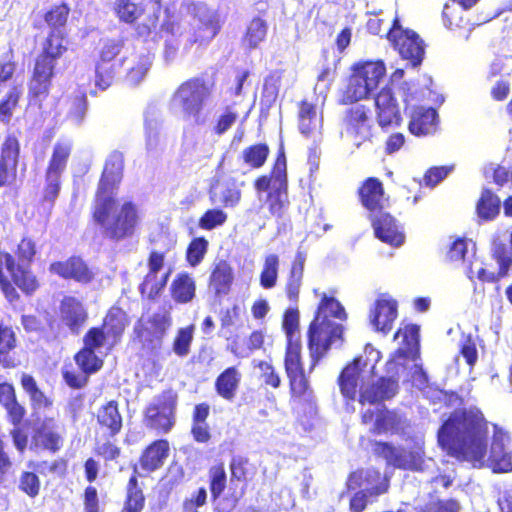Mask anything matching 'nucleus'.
Listing matches in <instances>:
<instances>
[{"label":"nucleus","mask_w":512,"mask_h":512,"mask_svg":"<svg viewBox=\"0 0 512 512\" xmlns=\"http://www.w3.org/2000/svg\"><path fill=\"white\" fill-rule=\"evenodd\" d=\"M331 318L344 321L347 314L341 303L332 296L323 295L307 330V345L311 358L310 370L327 355L332 345L343 342L344 327Z\"/></svg>","instance_id":"nucleus-5"},{"label":"nucleus","mask_w":512,"mask_h":512,"mask_svg":"<svg viewBox=\"0 0 512 512\" xmlns=\"http://www.w3.org/2000/svg\"><path fill=\"white\" fill-rule=\"evenodd\" d=\"M19 158L20 141L14 133H8L0 146V188L15 180Z\"/></svg>","instance_id":"nucleus-24"},{"label":"nucleus","mask_w":512,"mask_h":512,"mask_svg":"<svg viewBox=\"0 0 512 512\" xmlns=\"http://www.w3.org/2000/svg\"><path fill=\"white\" fill-rule=\"evenodd\" d=\"M278 171L284 175L285 180H288L286 157L283 152L278 153L269 175H261L254 180L253 185L255 190L257 192H265L269 189H276L278 183L276 181V173Z\"/></svg>","instance_id":"nucleus-53"},{"label":"nucleus","mask_w":512,"mask_h":512,"mask_svg":"<svg viewBox=\"0 0 512 512\" xmlns=\"http://www.w3.org/2000/svg\"><path fill=\"white\" fill-rule=\"evenodd\" d=\"M9 274L13 286H17L24 294L32 295L39 288L37 277L29 269L17 263L15 259L8 258Z\"/></svg>","instance_id":"nucleus-48"},{"label":"nucleus","mask_w":512,"mask_h":512,"mask_svg":"<svg viewBox=\"0 0 512 512\" xmlns=\"http://www.w3.org/2000/svg\"><path fill=\"white\" fill-rule=\"evenodd\" d=\"M64 435L65 427L56 417H45L34 430L30 449H40L55 454L64 446Z\"/></svg>","instance_id":"nucleus-19"},{"label":"nucleus","mask_w":512,"mask_h":512,"mask_svg":"<svg viewBox=\"0 0 512 512\" xmlns=\"http://www.w3.org/2000/svg\"><path fill=\"white\" fill-rule=\"evenodd\" d=\"M279 257L270 254L265 257L263 269L260 273V285L265 289H271L276 285L278 278Z\"/></svg>","instance_id":"nucleus-62"},{"label":"nucleus","mask_w":512,"mask_h":512,"mask_svg":"<svg viewBox=\"0 0 512 512\" xmlns=\"http://www.w3.org/2000/svg\"><path fill=\"white\" fill-rule=\"evenodd\" d=\"M397 380L379 377L372 382H362L359 386L358 402L364 405H376L392 399L398 393Z\"/></svg>","instance_id":"nucleus-25"},{"label":"nucleus","mask_w":512,"mask_h":512,"mask_svg":"<svg viewBox=\"0 0 512 512\" xmlns=\"http://www.w3.org/2000/svg\"><path fill=\"white\" fill-rule=\"evenodd\" d=\"M269 153L270 149L266 143H256L242 151V159L251 169H259L267 161Z\"/></svg>","instance_id":"nucleus-58"},{"label":"nucleus","mask_w":512,"mask_h":512,"mask_svg":"<svg viewBox=\"0 0 512 512\" xmlns=\"http://www.w3.org/2000/svg\"><path fill=\"white\" fill-rule=\"evenodd\" d=\"M72 141L66 138L59 139L54 147L45 170L62 175L67 167L72 152Z\"/></svg>","instance_id":"nucleus-50"},{"label":"nucleus","mask_w":512,"mask_h":512,"mask_svg":"<svg viewBox=\"0 0 512 512\" xmlns=\"http://www.w3.org/2000/svg\"><path fill=\"white\" fill-rule=\"evenodd\" d=\"M23 90L21 85L15 84L9 87L0 98V122L4 125L11 123L14 112L19 107Z\"/></svg>","instance_id":"nucleus-51"},{"label":"nucleus","mask_w":512,"mask_h":512,"mask_svg":"<svg viewBox=\"0 0 512 512\" xmlns=\"http://www.w3.org/2000/svg\"><path fill=\"white\" fill-rule=\"evenodd\" d=\"M361 358H354L340 372L337 383L343 397L348 401H354L357 396V388L361 376Z\"/></svg>","instance_id":"nucleus-38"},{"label":"nucleus","mask_w":512,"mask_h":512,"mask_svg":"<svg viewBox=\"0 0 512 512\" xmlns=\"http://www.w3.org/2000/svg\"><path fill=\"white\" fill-rule=\"evenodd\" d=\"M177 403L178 395L172 388L163 390L144 410L145 427L157 434L169 433L176 423Z\"/></svg>","instance_id":"nucleus-14"},{"label":"nucleus","mask_w":512,"mask_h":512,"mask_svg":"<svg viewBox=\"0 0 512 512\" xmlns=\"http://www.w3.org/2000/svg\"><path fill=\"white\" fill-rule=\"evenodd\" d=\"M60 317L70 332L77 335L88 320V312L80 300L68 296L61 301Z\"/></svg>","instance_id":"nucleus-34"},{"label":"nucleus","mask_w":512,"mask_h":512,"mask_svg":"<svg viewBox=\"0 0 512 512\" xmlns=\"http://www.w3.org/2000/svg\"><path fill=\"white\" fill-rule=\"evenodd\" d=\"M68 32L48 31L40 43L28 80V97L33 103L47 99L56 75L58 62L69 52Z\"/></svg>","instance_id":"nucleus-6"},{"label":"nucleus","mask_w":512,"mask_h":512,"mask_svg":"<svg viewBox=\"0 0 512 512\" xmlns=\"http://www.w3.org/2000/svg\"><path fill=\"white\" fill-rule=\"evenodd\" d=\"M128 324L127 313L119 306H112L107 310L101 325L90 327L86 334L91 338L97 337L98 343L108 345L110 350L121 342Z\"/></svg>","instance_id":"nucleus-17"},{"label":"nucleus","mask_w":512,"mask_h":512,"mask_svg":"<svg viewBox=\"0 0 512 512\" xmlns=\"http://www.w3.org/2000/svg\"><path fill=\"white\" fill-rule=\"evenodd\" d=\"M221 28L222 22L217 15L209 17L194 32L192 43L198 45L208 44L220 32Z\"/></svg>","instance_id":"nucleus-57"},{"label":"nucleus","mask_w":512,"mask_h":512,"mask_svg":"<svg viewBox=\"0 0 512 512\" xmlns=\"http://www.w3.org/2000/svg\"><path fill=\"white\" fill-rule=\"evenodd\" d=\"M19 381L34 411L47 410L53 407L54 400L52 396L41 388L32 374L26 372L21 373Z\"/></svg>","instance_id":"nucleus-37"},{"label":"nucleus","mask_w":512,"mask_h":512,"mask_svg":"<svg viewBox=\"0 0 512 512\" xmlns=\"http://www.w3.org/2000/svg\"><path fill=\"white\" fill-rule=\"evenodd\" d=\"M18 344L16 333L12 326L0 324V367L14 369L19 361L14 356Z\"/></svg>","instance_id":"nucleus-44"},{"label":"nucleus","mask_w":512,"mask_h":512,"mask_svg":"<svg viewBox=\"0 0 512 512\" xmlns=\"http://www.w3.org/2000/svg\"><path fill=\"white\" fill-rule=\"evenodd\" d=\"M276 174L277 187L268 191L266 203L271 216L282 218L289 205L288 180L279 171Z\"/></svg>","instance_id":"nucleus-43"},{"label":"nucleus","mask_w":512,"mask_h":512,"mask_svg":"<svg viewBox=\"0 0 512 512\" xmlns=\"http://www.w3.org/2000/svg\"><path fill=\"white\" fill-rule=\"evenodd\" d=\"M376 119L382 130L399 127L402 116L395 94L392 89L385 86L375 97Z\"/></svg>","instance_id":"nucleus-26"},{"label":"nucleus","mask_w":512,"mask_h":512,"mask_svg":"<svg viewBox=\"0 0 512 512\" xmlns=\"http://www.w3.org/2000/svg\"><path fill=\"white\" fill-rule=\"evenodd\" d=\"M18 489L29 498H36L41 491V480L34 471H22L19 476Z\"/></svg>","instance_id":"nucleus-64"},{"label":"nucleus","mask_w":512,"mask_h":512,"mask_svg":"<svg viewBox=\"0 0 512 512\" xmlns=\"http://www.w3.org/2000/svg\"><path fill=\"white\" fill-rule=\"evenodd\" d=\"M112 11L119 23L134 27L138 38L147 39L156 31L161 16V6L147 10L143 2L135 0H114Z\"/></svg>","instance_id":"nucleus-12"},{"label":"nucleus","mask_w":512,"mask_h":512,"mask_svg":"<svg viewBox=\"0 0 512 512\" xmlns=\"http://www.w3.org/2000/svg\"><path fill=\"white\" fill-rule=\"evenodd\" d=\"M420 327L417 324L401 325L394 334V339L401 338L400 346L394 357L416 360L420 354Z\"/></svg>","instance_id":"nucleus-33"},{"label":"nucleus","mask_w":512,"mask_h":512,"mask_svg":"<svg viewBox=\"0 0 512 512\" xmlns=\"http://www.w3.org/2000/svg\"><path fill=\"white\" fill-rule=\"evenodd\" d=\"M345 487L347 491L361 489L376 499L389 491L390 479L377 468H359L348 474Z\"/></svg>","instance_id":"nucleus-18"},{"label":"nucleus","mask_w":512,"mask_h":512,"mask_svg":"<svg viewBox=\"0 0 512 512\" xmlns=\"http://www.w3.org/2000/svg\"><path fill=\"white\" fill-rule=\"evenodd\" d=\"M208 483L212 501L218 500L227 486V474L222 462H219L209 468Z\"/></svg>","instance_id":"nucleus-56"},{"label":"nucleus","mask_w":512,"mask_h":512,"mask_svg":"<svg viewBox=\"0 0 512 512\" xmlns=\"http://www.w3.org/2000/svg\"><path fill=\"white\" fill-rule=\"evenodd\" d=\"M172 325L169 310L163 308L151 316L139 318L133 327V342L149 357H158L164 344V338Z\"/></svg>","instance_id":"nucleus-10"},{"label":"nucleus","mask_w":512,"mask_h":512,"mask_svg":"<svg viewBox=\"0 0 512 512\" xmlns=\"http://www.w3.org/2000/svg\"><path fill=\"white\" fill-rule=\"evenodd\" d=\"M235 280L234 270L230 262L221 259L214 263L209 278L208 289L215 298L222 299L230 294Z\"/></svg>","instance_id":"nucleus-31"},{"label":"nucleus","mask_w":512,"mask_h":512,"mask_svg":"<svg viewBox=\"0 0 512 512\" xmlns=\"http://www.w3.org/2000/svg\"><path fill=\"white\" fill-rule=\"evenodd\" d=\"M193 335L194 325L192 324L177 330L172 342V350L178 357L184 358L190 353Z\"/></svg>","instance_id":"nucleus-61"},{"label":"nucleus","mask_w":512,"mask_h":512,"mask_svg":"<svg viewBox=\"0 0 512 512\" xmlns=\"http://www.w3.org/2000/svg\"><path fill=\"white\" fill-rule=\"evenodd\" d=\"M49 272L61 279L72 280L82 285L90 284L95 278L93 269L79 255L52 262L49 265Z\"/></svg>","instance_id":"nucleus-22"},{"label":"nucleus","mask_w":512,"mask_h":512,"mask_svg":"<svg viewBox=\"0 0 512 512\" xmlns=\"http://www.w3.org/2000/svg\"><path fill=\"white\" fill-rule=\"evenodd\" d=\"M386 38L400 56L408 60L413 67L421 64L425 54L424 43L415 31L404 29L398 17L393 19Z\"/></svg>","instance_id":"nucleus-16"},{"label":"nucleus","mask_w":512,"mask_h":512,"mask_svg":"<svg viewBox=\"0 0 512 512\" xmlns=\"http://www.w3.org/2000/svg\"><path fill=\"white\" fill-rule=\"evenodd\" d=\"M374 235L388 245L398 247L404 243L405 236L399 229L395 218L385 210L369 218Z\"/></svg>","instance_id":"nucleus-30"},{"label":"nucleus","mask_w":512,"mask_h":512,"mask_svg":"<svg viewBox=\"0 0 512 512\" xmlns=\"http://www.w3.org/2000/svg\"><path fill=\"white\" fill-rule=\"evenodd\" d=\"M357 195L361 205L368 211V218L379 214L389 205L383 183L376 177L366 178L358 187Z\"/></svg>","instance_id":"nucleus-27"},{"label":"nucleus","mask_w":512,"mask_h":512,"mask_svg":"<svg viewBox=\"0 0 512 512\" xmlns=\"http://www.w3.org/2000/svg\"><path fill=\"white\" fill-rule=\"evenodd\" d=\"M62 175L45 170V181L41 194L38 199V205L49 212L55 205V202L61 191Z\"/></svg>","instance_id":"nucleus-49"},{"label":"nucleus","mask_w":512,"mask_h":512,"mask_svg":"<svg viewBox=\"0 0 512 512\" xmlns=\"http://www.w3.org/2000/svg\"><path fill=\"white\" fill-rule=\"evenodd\" d=\"M282 328L288 338L284 355V369L289 383L291 408L300 417L314 416L317 414V402L305 374L301 344L299 341H292L293 335L299 329L298 309L291 308L284 312Z\"/></svg>","instance_id":"nucleus-4"},{"label":"nucleus","mask_w":512,"mask_h":512,"mask_svg":"<svg viewBox=\"0 0 512 512\" xmlns=\"http://www.w3.org/2000/svg\"><path fill=\"white\" fill-rule=\"evenodd\" d=\"M72 9L67 1L57 3L49 2L42 12L33 16L32 28L34 30H42L46 26L48 31L67 32L66 27L69 22Z\"/></svg>","instance_id":"nucleus-23"},{"label":"nucleus","mask_w":512,"mask_h":512,"mask_svg":"<svg viewBox=\"0 0 512 512\" xmlns=\"http://www.w3.org/2000/svg\"><path fill=\"white\" fill-rule=\"evenodd\" d=\"M153 59L154 55L149 52L133 55L132 59L128 58L130 65L126 69V80L131 85L139 84L149 71Z\"/></svg>","instance_id":"nucleus-52"},{"label":"nucleus","mask_w":512,"mask_h":512,"mask_svg":"<svg viewBox=\"0 0 512 512\" xmlns=\"http://www.w3.org/2000/svg\"><path fill=\"white\" fill-rule=\"evenodd\" d=\"M404 417L396 410H390L386 407L378 409L371 433L380 434H398L404 430Z\"/></svg>","instance_id":"nucleus-42"},{"label":"nucleus","mask_w":512,"mask_h":512,"mask_svg":"<svg viewBox=\"0 0 512 512\" xmlns=\"http://www.w3.org/2000/svg\"><path fill=\"white\" fill-rule=\"evenodd\" d=\"M103 347L98 343L97 337L91 338L86 333L84 334L83 346L73 356L78 370L72 363L64 364L61 369L62 379L69 388L83 389L87 386L90 376L103 368L104 359L97 354V351Z\"/></svg>","instance_id":"nucleus-8"},{"label":"nucleus","mask_w":512,"mask_h":512,"mask_svg":"<svg viewBox=\"0 0 512 512\" xmlns=\"http://www.w3.org/2000/svg\"><path fill=\"white\" fill-rule=\"evenodd\" d=\"M306 258V252L303 250H298L291 263L287 275L285 293L289 301L293 303H296L299 299L300 289L303 282L304 265L306 262Z\"/></svg>","instance_id":"nucleus-39"},{"label":"nucleus","mask_w":512,"mask_h":512,"mask_svg":"<svg viewBox=\"0 0 512 512\" xmlns=\"http://www.w3.org/2000/svg\"><path fill=\"white\" fill-rule=\"evenodd\" d=\"M123 152L113 150L105 160L95 191L91 221L99 227L104 239L118 243L135 236L141 222L139 209L133 201L116 198L124 176Z\"/></svg>","instance_id":"nucleus-1"},{"label":"nucleus","mask_w":512,"mask_h":512,"mask_svg":"<svg viewBox=\"0 0 512 512\" xmlns=\"http://www.w3.org/2000/svg\"><path fill=\"white\" fill-rule=\"evenodd\" d=\"M157 274L158 272L148 269L139 285L140 293L146 294L149 299L157 297L167 284L169 273H166L161 279H158Z\"/></svg>","instance_id":"nucleus-60"},{"label":"nucleus","mask_w":512,"mask_h":512,"mask_svg":"<svg viewBox=\"0 0 512 512\" xmlns=\"http://www.w3.org/2000/svg\"><path fill=\"white\" fill-rule=\"evenodd\" d=\"M501 201L490 189H483L476 203V214L482 221L494 220L500 212Z\"/></svg>","instance_id":"nucleus-54"},{"label":"nucleus","mask_w":512,"mask_h":512,"mask_svg":"<svg viewBox=\"0 0 512 512\" xmlns=\"http://www.w3.org/2000/svg\"><path fill=\"white\" fill-rule=\"evenodd\" d=\"M298 122L299 131L306 137L320 132L322 117L318 115L314 102L302 99L298 103Z\"/></svg>","instance_id":"nucleus-40"},{"label":"nucleus","mask_w":512,"mask_h":512,"mask_svg":"<svg viewBox=\"0 0 512 512\" xmlns=\"http://www.w3.org/2000/svg\"><path fill=\"white\" fill-rule=\"evenodd\" d=\"M170 446L167 439H156L141 452L138 463L147 473L159 470L169 456Z\"/></svg>","instance_id":"nucleus-36"},{"label":"nucleus","mask_w":512,"mask_h":512,"mask_svg":"<svg viewBox=\"0 0 512 512\" xmlns=\"http://www.w3.org/2000/svg\"><path fill=\"white\" fill-rule=\"evenodd\" d=\"M96 428L103 434L113 438L120 434L124 419L117 400H109L101 404L93 415Z\"/></svg>","instance_id":"nucleus-29"},{"label":"nucleus","mask_w":512,"mask_h":512,"mask_svg":"<svg viewBox=\"0 0 512 512\" xmlns=\"http://www.w3.org/2000/svg\"><path fill=\"white\" fill-rule=\"evenodd\" d=\"M385 74L386 67L382 60L354 64L347 85L342 92L340 103L353 104L367 99L371 92L378 88Z\"/></svg>","instance_id":"nucleus-9"},{"label":"nucleus","mask_w":512,"mask_h":512,"mask_svg":"<svg viewBox=\"0 0 512 512\" xmlns=\"http://www.w3.org/2000/svg\"><path fill=\"white\" fill-rule=\"evenodd\" d=\"M241 378V372L237 367H227L215 379L216 393L224 400L233 401L239 389Z\"/></svg>","instance_id":"nucleus-45"},{"label":"nucleus","mask_w":512,"mask_h":512,"mask_svg":"<svg viewBox=\"0 0 512 512\" xmlns=\"http://www.w3.org/2000/svg\"><path fill=\"white\" fill-rule=\"evenodd\" d=\"M145 505L146 497L138 481L135 465L126 485L125 498L120 512H143Z\"/></svg>","instance_id":"nucleus-46"},{"label":"nucleus","mask_w":512,"mask_h":512,"mask_svg":"<svg viewBox=\"0 0 512 512\" xmlns=\"http://www.w3.org/2000/svg\"><path fill=\"white\" fill-rule=\"evenodd\" d=\"M123 152L113 150L105 160L95 191L91 221L99 227L104 239L118 243L135 236L141 222L139 209L133 201L116 198L124 176Z\"/></svg>","instance_id":"nucleus-2"},{"label":"nucleus","mask_w":512,"mask_h":512,"mask_svg":"<svg viewBox=\"0 0 512 512\" xmlns=\"http://www.w3.org/2000/svg\"><path fill=\"white\" fill-rule=\"evenodd\" d=\"M437 437L450 456L482 466L488 452L489 421L476 406L456 409L442 423Z\"/></svg>","instance_id":"nucleus-3"},{"label":"nucleus","mask_w":512,"mask_h":512,"mask_svg":"<svg viewBox=\"0 0 512 512\" xmlns=\"http://www.w3.org/2000/svg\"><path fill=\"white\" fill-rule=\"evenodd\" d=\"M372 453L384 460L387 467L399 470L422 471L425 463V451L422 444H415L406 449L391 442L374 440L371 442Z\"/></svg>","instance_id":"nucleus-13"},{"label":"nucleus","mask_w":512,"mask_h":512,"mask_svg":"<svg viewBox=\"0 0 512 512\" xmlns=\"http://www.w3.org/2000/svg\"><path fill=\"white\" fill-rule=\"evenodd\" d=\"M215 89L214 80H206L194 76L183 81L172 95L181 108L183 118L196 126L205 125L208 113L205 110L206 102L212 97Z\"/></svg>","instance_id":"nucleus-7"},{"label":"nucleus","mask_w":512,"mask_h":512,"mask_svg":"<svg viewBox=\"0 0 512 512\" xmlns=\"http://www.w3.org/2000/svg\"><path fill=\"white\" fill-rule=\"evenodd\" d=\"M349 105L342 117L343 133L356 147H360L373 139L372 111L369 106L357 102Z\"/></svg>","instance_id":"nucleus-15"},{"label":"nucleus","mask_w":512,"mask_h":512,"mask_svg":"<svg viewBox=\"0 0 512 512\" xmlns=\"http://www.w3.org/2000/svg\"><path fill=\"white\" fill-rule=\"evenodd\" d=\"M170 296L177 304H187L196 296L195 279L187 272L178 273L170 285Z\"/></svg>","instance_id":"nucleus-47"},{"label":"nucleus","mask_w":512,"mask_h":512,"mask_svg":"<svg viewBox=\"0 0 512 512\" xmlns=\"http://www.w3.org/2000/svg\"><path fill=\"white\" fill-rule=\"evenodd\" d=\"M438 122L436 109L415 106L409 112L408 130L416 137L427 136L436 132Z\"/></svg>","instance_id":"nucleus-32"},{"label":"nucleus","mask_w":512,"mask_h":512,"mask_svg":"<svg viewBox=\"0 0 512 512\" xmlns=\"http://www.w3.org/2000/svg\"><path fill=\"white\" fill-rule=\"evenodd\" d=\"M510 441V434L497 424H493L492 441L487 460L489 468L494 473L512 472V451L507 447Z\"/></svg>","instance_id":"nucleus-21"},{"label":"nucleus","mask_w":512,"mask_h":512,"mask_svg":"<svg viewBox=\"0 0 512 512\" xmlns=\"http://www.w3.org/2000/svg\"><path fill=\"white\" fill-rule=\"evenodd\" d=\"M121 63H103L96 64L95 84L102 90L110 87L119 75Z\"/></svg>","instance_id":"nucleus-59"},{"label":"nucleus","mask_w":512,"mask_h":512,"mask_svg":"<svg viewBox=\"0 0 512 512\" xmlns=\"http://www.w3.org/2000/svg\"><path fill=\"white\" fill-rule=\"evenodd\" d=\"M244 182L226 175H217L212 178L208 189L209 200L213 204H220L224 208L236 207L242 198L241 188Z\"/></svg>","instance_id":"nucleus-20"},{"label":"nucleus","mask_w":512,"mask_h":512,"mask_svg":"<svg viewBox=\"0 0 512 512\" xmlns=\"http://www.w3.org/2000/svg\"><path fill=\"white\" fill-rule=\"evenodd\" d=\"M210 415V405L206 402L198 403L192 411L190 433L195 442L207 444L212 439L211 428L207 423Z\"/></svg>","instance_id":"nucleus-41"},{"label":"nucleus","mask_w":512,"mask_h":512,"mask_svg":"<svg viewBox=\"0 0 512 512\" xmlns=\"http://www.w3.org/2000/svg\"><path fill=\"white\" fill-rule=\"evenodd\" d=\"M249 459L246 456L236 455L230 459V490L227 500L235 508L246 492V485L250 478Z\"/></svg>","instance_id":"nucleus-28"},{"label":"nucleus","mask_w":512,"mask_h":512,"mask_svg":"<svg viewBox=\"0 0 512 512\" xmlns=\"http://www.w3.org/2000/svg\"><path fill=\"white\" fill-rule=\"evenodd\" d=\"M398 305L394 299L378 298L370 313V322L376 331L388 334L398 316Z\"/></svg>","instance_id":"nucleus-35"},{"label":"nucleus","mask_w":512,"mask_h":512,"mask_svg":"<svg viewBox=\"0 0 512 512\" xmlns=\"http://www.w3.org/2000/svg\"><path fill=\"white\" fill-rule=\"evenodd\" d=\"M267 23L260 17L251 19L242 37V43L249 50L256 49L263 42L267 35Z\"/></svg>","instance_id":"nucleus-55"},{"label":"nucleus","mask_w":512,"mask_h":512,"mask_svg":"<svg viewBox=\"0 0 512 512\" xmlns=\"http://www.w3.org/2000/svg\"><path fill=\"white\" fill-rule=\"evenodd\" d=\"M492 258L498 265L496 275L499 280L507 278L512 269V252L508 250L505 244H498L494 247Z\"/></svg>","instance_id":"nucleus-63"},{"label":"nucleus","mask_w":512,"mask_h":512,"mask_svg":"<svg viewBox=\"0 0 512 512\" xmlns=\"http://www.w3.org/2000/svg\"><path fill=\"white\" fill-rule=\"evenodd\" d=\"M0 407L5 412L6 421L12 426L9 431L12 443L19 454L28 449L29 438L27 432L21 427L27 422L28 410L19 399L13 383L0 382Z\"/></svg>","instance_id":"nucleus-11"}]
</instances>
